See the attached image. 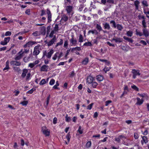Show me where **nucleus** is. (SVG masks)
<instances>
[{
	"label": "nucleus",
	"instance_id": "f257e3e1",
	"mask_svg": "<svg viewBox=\"0 0 149 149\" xmlns=\"http://www.w3.org/2000/svg\"><path fill=\"white\" fill-rule=\"evenodd\" d=\"M53 53L54 50L53 49H51L48 53H47L46 51H45L43 52V56L42 58H43L45 56L47 58H50Z\"/></svg>",
	"mask_w": 149,
	"mask_h": 149
},
{
	"label": "nucleus",
	"instance_id": "f03ea898",
	"mask_svg": "<svg viewBox=\"0 0 149 149\" xmlns=\"http://www.w3.org/2000/svg\"><path fill=\"white\" fill-rule=\"evenodd\" d=\"M70 41L71 46H75L77 44V40L74 39L73 35L72 36V38L70 40Z\"/></svg>",
	"mask_w": 149,
	"mask_h": 149
},
{
	"label": "nucleus",
	"instance_id": "7ed1b4c3",
	"mask_svg": "<svg viewBox=\"0 0 149 149\" xmlns=\"http://www.w3.org/2000/svg\"><path fill=\"white\" fill-rule=\"evenodd\" d=\"M132 73L133 74V78L134 79L136 78V76L137 75H140V73L139 72V70H136L134 69L132 70Z\"/></svg>",
	"mask_w": 149,
	"mask_h": 149
},
{
	"label": "nucleus",
	"instance_id": "20e7f679",
	"mask_svg": "<svg viewBox=\"0 0 149 149\" xmlns=\"http://www.w3.org/2000/svg\"><path fill=\"white\" fill-rule=\"evenodd\" d=\"M46 12L48 15V22L50 23L52 21L51 13L50 10L48 8L47 9Z\"/></svg>",
	"mask_w": 149,
	"mask_h": 149
},
{
	"label": "nucleus",
	"instance_id": "39448f33",
	"mask_svg": "<svg viewBox=\"0 0 149 149\" xmlns=\"http://www.w3.org/2000/svg\"><path fill=\"white\" fill-rule=\"evenodd\" d=\"M40 52L39 49V46H36L34 48V50L33 52V55L34 56H37Z\"/></svg>",
	"mask_w": 149,
	"mask_h": 149
},
{
	"label": "nucleus",
	"instance_id": "423d86ee",
	"mask_svg": "<svg viewBox=\"0 0 149 149\" xmlns=\"http://www.w3.org/2000/svg\"><path fill=\"white\" fill-rule=\"evenodd\" d=\"M22 49L18 53V55L16 56L15 58V60H19L21 59L23 56H24L23 53H22Z\"/></svg>",
	"mask_w": 149,
	"mask_h": 149
},
{
	"label": "nucleus",
	"instance_id": "0eeeda50",
	"mask_svg": "<svg viewBox=\"0 0 149 149\" xmlns=\"http://www.w3.org/2000/svg\"><path fill=\"white\" fill-rule=\"evenodd\" d=\"M40 31L39 32L40 34L44 35L46 34V28L44 26L40 27Z\"/></svg>",
	"mask_w": 149,
	"mask_h": 149
},
{
	"label": "nucleus",
	"instance_id": "6e6552de",
	"mask_svg": "<svg viewBox=\"0 0 149 149\" xmlns=\"http://www.w3.org/2000/svg\"><path fill=\"white\" fill-rule=\"evenodd\" d=\"M94 80L95 79L94 78L91 76H89L88 77L87 79V82H88L89 84H91Z\"/></svg>",
	"mask_w": 149,
	"mask_h": 149
},
{
	"label": "nucleus",
	"instance_id": "1a4fd4ad",
	"mask_svg": "<svg viewBox=\"0 0 149 149\" xmlns=\"http://www.w3.org/2000/svg\"><path fill=\"white\" fill-rule=\"evenodd\" d=\"M48 68V66L45 65H43L41 67L40 70L41 71L47 72Z\"/></svg>",
	"mask_w": 149,
	"mask_h": 149
},
{
	"label": "nucleus",
	"instance_id": "9d476101",
	"mask_svg": "<svg viewBox=\"0 0 149 149\" xmlns=\"http://www.w3.org/2000/svg\"><path fill=\"white\" fill-rule=\"evenodd\" d=\"M96 29H97L99 32L102 31L104 33H107V31H104L102 30V27L99 24H96Z\"/></svg>",
	"mask_w": 149,
	"mask_h": 149
},
{
	"label": "nucleus",
	"instance_id": "9b49d317",
	"mask_svg": "<svg viewBox=\"0 0 149 149\" xmlns=\"http://www.w3.org/2000/svg\"><path fill=\"white\" fill-rule=\"evenodd\" d=\"M10 64L12 65L19 66L21 65V63L19 61H12L10 62Z\"/></svg>",
	"mask_w": 149,
	"mask_h": 149
},
{
	"label": "nucleus",
	"instance_id": "f8f14e48",
	"mask_svg": "<svg viewBox=\"0 0 149 149\" xmlns=\"http://www.w3.org/2000/svg\"><path fill=\"white\" fill-rule=\"evenodd\" d=\"M56 40V36H54V38L49 42L47 43V45L50 46L52 45Z\"/></svg>",
	"mask_w": 149,
	"mask_h": 149
},
{
	"label": "nucleus",
	"instance_id": "ddd939ff",
	"mask_svg": "<svg viewBox=\"0 0 149 149\" xmlns=\"http://www.w3.org/2000/svg\"><path fill=\"white\" fill-rule=\"evenodd\" d=\"M104 28L105 29H107L109 30L110 29L111 27L109 24L107 22H105L102 24Z\"/></svg>",
	"mask_w": 149,
	"mask_h": 149
},
{
	"label": "nucleus",
	"instance_id": "4468645a",
	"mask_svg": "<svg viewBox=\"0 0 149 149\" xmlns=\"http://www.w3.org/2000/svg\"><path fill=\"white\" fill-rule=\"evenodd\" d=\"M136 99L137 102L136 103V104L137 105H141L144 101V100L143 99L141 100L139 97H137Z\"/></svg>",
	"mask_w": 149,
	"mask_h": 149
},
{
	"label": "nucleus",
	"instance_id": "2eb2a0df",
	"mask_svg": "<svg viewBox=\"0 0 149 149\" xmlns=\"http://www.w3.org/2000/svg\"><path fill=\"white\" fill-rule=\"evenodd\" d=\"M143 31V35L145 37H147L149 36V32L146 29V28H143L142 30Z\"/></svg>",
	"mask_w": 149,
	"mask_h": 149
},
{
	"label": "nucleus",
	"instance_id": "dca6fc26",
	"mask_svg": "<svg viewBox=\"0 0 149 149\" xmlns=\"http://www.w3.org/2000/svg\"><path fill=\"white\" fill-rule=\"evenodd\" d=\"M44 127H42V132L43 134L45 135L46 136H48L49 135L50 132L48 130H43V128ZM44 128H45V127H44Z\"/></svg>",
	"mask_w": 149,
	"mask_h": 149
},
{
	"label": "nucleus",
	"instance_id": "f3484780",
	"mask_svg": "<svg viewBox=\"0 0 149 149\" xmlns=\"http://www.w3.org/2000/svg\"><path fill=\"white\" fill-rule=\"evenodd\" d=\"M72 6H68L66 7V10L68 13H70L72 11Z\"/></svg>",
	"mask_w": 149,
	"mask_h": 149
},
{
	"label": "nucleus",
	"instance_id": "a211bd4d",
	"mask_svg": "<svg viewBox=\"0 0 149 149\" xmlns=\"http://www.w3.org/2000/svg\"><path fill=\"white\" fill-rule=\"evenodd\" d=\"M122 39L120 38H113L112 39V41H114L115 42H122Z\"/></svg>",
	"mask_w": 149,
	"mask_h": 149
},
{
	"label": "nucleus",
	"instance_id": "6ab92c4d",
	"mask_svg": "<svg viewBox=\"0 0 149 149\" xmlns=\"http://www.w3.org/2000/svg\"><path fill=\"white\" fill-rule=\"evenodd\" d=\"M105 4L106 6L105 7V8H104V10L107 11L111 7L112 5L111 4H110L109 3H108L107 2Z\"/></svg>",
	"mask_w": 149,
	"mask_h": 149
},
{
	"label": "nucleus",
	"instance_id": "aec40b11",
	"mask_svg": "<svg viewBox=\"0 0 149 149\" xmlns=\"http://www.w3.org/2000/svg\"><path fill=\"white\" fill-rule=\"evenodd\" d=\"M96 77L97 80L99 81H102L104 79L103 77L101 75H97L96 76Z\"/></svg>",
	"mask_w": 149,
	"mask_h": 149
},
{
	"label": "nucleus",
	"instance_id": "412c9836",
	"mask_svg": "<svg viewBox=\"0 0 149 149\" xmlns=\"http://www.w3.org/2000/svg\"><path fill=\"white\" fill-rule=\"evenodd\" d=\"M123 38L129 42L132 43L133 42V40L132 39L128 38L126 36H124Z\"/></svg>",
	"mask_w": 149,
	"mask_h": 149
},
{
	"label": "nucleus",
	"instance_id": "4be33fe9",
	"mask_svg": "<svg viewBox=\"0 0 149 149\" xmlns=\"http://www.w3.org/2000/svg\"><path fill=\"white\" fill-rule=\"evenodd\" d=\"M28 71V70L26 69H24L23 70L22 73L21 75L23 78H24L25 77L26 73H27Z\"/></svg>",
	"mask_w": 149,
	"mask_h": 149
},
{
	"label": "nucleus",
	"instance_id": "5701e85b",
	"mask_svg": "<svg viewBox=\"0 0 149 149\" xmlns=\"http://www.w3.org/2000/svg\"><path fill=\"white\" fill-rule=\"evenodd\" d=\"M36 42L34 41H29L26 43L27 46L28 47H30L36 43Z\"/></svg>",
	"mask_w": 149,
	"mask_h": 149
},
{
	"label": "nucleus",
	"instance_id": "b1692460",
	"mask_svg": "<svg viewBox=\"0 0 149 149\" xmlns=\"http://www.w3.org/2000/svg\"><path fill=\"white\" fill-rule=\"evenodd\" d=\"M68 19V17L65 15H63L61 19V21H64V22L66 21Z\"/></svg>",
	"mask_w": 149,
	"mask_h": 149
},
{
	"label": "nucleus",
	"instance_id": "393cba45",
	"mask_svg": "<svg viewBox=\"0 0 149 149\" xmlns=\"http://www.w3.org/2000/svg\"><path fill=\"white\" fill-rule=\"evenodd\" d=\"M143 141L145 143H146L148 142V139L147 137L143 136L142 137V140L141 141V142L142 144H143Z\"/></svg>",
	"mask_w": 149,
	"mask_h": 149
},
{
	"label": "nucleus",
	"instance_id": "a878e982",
	"mask_svg": "<svg viewBox=\"0 0 149 149\" xmlns=\"http://www.w3.org/2000/svg\"><path fill=\"white\" fill-rule=\"evenodd\" d=\"M88 62V58H86L82 61V63L84 65H86Z\"/></svg>",
	"mask_w": 149,
	"mask_h": 149
},
{
	"label": "nucleus",
	"instance_id": "bb28decb",
	"mask_svg": "<svg viewBox=\"0 0 149 149\" xmlns=\"http://www.w3.org/2000/svg\"><path fill=\"white\" fill-rule=\"evenodd\" d=\"M9 61H8L6 62V67L3 69V70H8L10 68L9 66Z\"/></svg>",
	"mask_w": 149,
	"mask_h": 149
},
{
	"label": "nucleus",
	"instance_id": "cd10ccee",
	"mask_svg": "<svg viewBox=\"0 0 149 149\" xmlns=\"http://www.w3.org/2000/svg\"><path fill=\"white\" fill-rule=\"evenodd\" d=\"M81 50V47H76L74 48H73L72 49L71 52H74L75 50H77L78 51H80Z\"/></svg>",
	"mask_w": 149,
	"mask_h": 149
},
{
	"label": "nucleus",
	"instance_id": "c85d7f7f",
	"mask_svg": "<svg viewBox=\"0 0 149 149\" xmlns=\"http://www.w3.org/2000/svg\"><path fill=\"white\" fill-rule=\"evenodd\" d=\"M47 81H46L44 79H42L40 83L39 84L40 85H42L47 83Z\"/></svg>",
	"mask_w": 149,
	"mask_h": 149
},
{
	"label": "nucleus",
	"instance_id": "c756f323",
	"mask_svg": "<svg viewBox=\"0 0 149 149\" xmlns=\"http://www.w3.org/2000/svg\"><path fill=\"white\" fill-rule=\"evenodd\" d=\"M71 118L70 117H68V115L66 114L65 116V120L66 122H69L71 121Z\"/></svg>",
	"mask_w": 149,
	"mask_h": 149
},
{
	"label": "nucleus",
	"instance_id": "7c9ffc66",
	"mask_svg": "<svg viewBox=\"0 0 149 149\" xmlns=\"http://www.w3.org/2000/svg\"><path fill=\"white\" fill-rule=\"evenodd\" d=\"M116 27L117 29L120 31L122 30L123 29L122 26L121 25L119 24H118L116 25Z\"/></svg>",
	"mask_w": 149,
	"mask_h": 149
},
{
	"label": "nucleus",
	"instance_id": "2f4dec72",
	"mask_svg": "<svg viewBox=\"0 0 149 149\" xmlns=\"http://www.w3.org/2000/svg\"><path fill=\"white\" fill-rule=\"evenodd\" d=\"M32 35L35 36H40L41 34L39 31H36L33 33Z\"/></svg>",
	"mask_w": 149,
	"mask_h": 149
},
{
	"label": "nucleus",
	"instance_id": "473e14b6",
	"mask_svg": "<svg viewBox=\"0 0 149 149\" xmlns=\"http://www.w3.org/2000/svg\"><path fill=\"white\" fill-rule=\"evenodd\" d=\"M110 24H112L113 25L112 27H114V28H116V23L115 22L114 20H111L110 21Z\"/></svg>",
	"mask_w": 149,
	"mask_h": 149
},
{
	"label": "nucleus",
	"instance_id": "72a5a7b5",
	"mask_svg": "<svg viewBox=\"0 0 149 149\" xmlns=\"http://www.w3.org/2000/svg\"><path fill=\"white\" fill-rule=\"evenodd\" d=\"M133 34V32L132 31H128L126 35L127 36L129 37H131Z\"/></svg>",
	"mask_w": 149,
	"mask_h": 149
},
{
	"label": "nucleus",
	"instance_id": "f704fd0d",
	"mask_svg": "<svg viewBox=\"0 0 149 149\" xmlns=\"http://www.w3.org/2000/svg\"><path fill=\"white\" fill-rule=\"evenodd\" d=\"M58 24H55V26L54 28V31H58L59 30Z\"/></svg>",
	"mask_w": 149,
	"mask_h": 149
},
{
	"label": "nucleus",
	"instance_id": "c9c22d12",
	"mask_svg": "<svg viewBox=\"0 0 149 149\" xmlns=\"http://www.w3.org/2000/svg\"><path fill=\"white\" fill-rule=\"evenodd\" d=\"M63 40L62 39H60V41L59 42L57 43L56 44V47L58 46L59 45H61L63 44Z\"/></svg>",
	"mask_w": 149,
	"mask_h": 149
},
{
	"label": "nucleus",
	"instance_id": "e433bc0d",
	"mask_svg": "<svg viewBox=\"0 0 149 149\" xmlns=\"http://www.w3.org/2000/svg\"><path fill=\"white\" fill-rule=\"evenodd\" d=\"M59 54V53L58 52H57L54 56L52 58L54 60H55L58 57V55Z\"/></svg>",
	"mask_w": 149,
	"mask_h": 149
},
{
	"label": "nucleus",
	"instance_id": "4c0bfd02",
	"mask_svg": "<svg viewBox=\"0 0 149 149\" xmlns=\"http://www.w3.org/2000/svg\"><path fill=\"white\" fill-rule=\"evenodd\" d=\"M84 5L83 4H81L79 7H78V10L79 11H81L82 10V9L84 7Z\"/></svg>",
	"mask_w": 149,
	"mask_h": 149
},
{
	"label": "nucleus",
	"instance_id": "58836bf2",
	"mask_svg": "<svg viewBox=\"0 0 149 149\" xmlns=\"http://www.w3.org/2000/svg\"><path fill=\"white\" fill-rule=\"evenodd\" d=\"M84 45L87 46H92V45L91 42H86L84 43Z\"/></svg>",
	"mask_w": 149,
	"mask_h": 149
},
{
	"label": "nucleus",
	"instance_id": "ea45409f",
	"mask_svg": "<svg viewBox=\"0 0 149 149\" xmlns=\"http://www.w3.org/2000/svg\"><path fill=\"white\" fill-rule=\"evenodd\" d=\"M66 138L68 140V141L69 142L70 141L71 136L70 134V132H68L66 136Z\"/></svg>",
	"mask_w": 149,
	"mask_h": 149
},
{
	"label": "nucleus",
	"instance_id": "a19ab883",
	"mask_svg": "<svg viewBox=\"0 0 149 149\" xmlns=\"http://www.w3.org/2000/svg\"><path fill=\"white\" fill-rule=\"evenodd\" d=\"M92 86L93 88H96V87L97 86V85L98 84L96 82H93V81L92 83Z\"/></svg>",
	"mask_w": 149,
	"mask_h": 149
},
{
	"label": "nucleus",
	"instance_id": "79ce46f5",
	"mask_svg": "<svg viewBox=\"0 0 149 149\" xmlns=\"http://www.w3.org/2000/svg\"><path fill=\"white\" fill-rule=\"evenodd\" d=\"M10 39V37H8L4 38V41L7 44L9 41Z\"/></svg>",
	"mask_w": 149,
	"mask_h": 149
},
{
	"label": "nucleus",
	"instance_id": "37998d69",
	"mask_svg": "<svg viewBox=\"0 0 149 149\" xmlns=\"http://www.w3.org/2000/svg\"><path fill=\"white\" fill-rule=\"evenodd\" d=\"M28 103V102L27 101H24L20 102V104L23 106H26Z\"/></svg>",
	"mask_w": 149,
	"mask_h": 149
},
{
	"label": "nucleus",
	"instance_id": "c03bdc74",
	"mask_svg": "<svg viewBox=\"0 0 149 149\" xmlns=\"http://www.w3.org/2000/svg\"><path fill=\"white\" fill-rule=\"evenodd\" d=\"M91 141H88L86 143V147L87 148L90 147L91 146Z\"/></svg>",
	"mask_w": 149,
	"mask_h": 149
},
{
	"label": "nucleus",
	"instance_id": "a18cd8bd",
	"mask_svg": "<svg viewBox=\"0 0 149 149\" xmlns=\"http://www.w3.org/2000/svg\"><path fill=\"white\" fill-rule=\"evenodd\" d=\"M79 41L81 42H82L83 41V37L82 35L81 34H80L79 35Z\"/></svg>",
	"mask_w": 149,
	"mask_h": 149
},
{
	"label": "nucleus",
	"instance_id": "49530a36",
	"mask_svg": "<svg viewBox=\"0 0 149 149\" xmlns=\"http://www.w3.org/2000/svg\"><path fill=\"white\" fill-rule=\"evenodd\" d=\"M13 69L15 71H16L17 72H19L20 70V69L19 68L15 67H13Z\"/></svg>",
	"mask_w": 149,
	"mask_h": 149
},
{
	"label": "nucleus",
	"instance_id": "de8ad7c7",
	"mask_svg": "<svg viewBox=\"0 0 149 149\" xmlns=\"http://www.w3.org/2000/svg\"><path fill=\"white\" fill-rule=\"evenodd\" d=\"M136 34L137 35H139L140 36H142L143 35V34L141 32L137 31V30H136Z\"/></svg>",
	"mask_w": 149,
	"mask_h": 149
},
{
	"label": "nucleus",
	"instance_id": "09e8293b",
	"mask_svg": "<svg viewBox=\"0 0 149 149\" xmlns=\"http://www.w3.org/2000/svg\"><path fill=\"white\" fill-rule=\"evenodd\" d=\"M142 3L143 5L146 6H148L147 1L145 0H143L142 2Z\"/></svg>",
	"mask_w": 149,
	"mask_h": 149
},
{
	"label": "nucleus",
	"instance_id": "8fccbe9b",
	"mask_svg": "<svg viewBox=\"0 0 149 149\" xmlns=\"http://www.w3.org/2000/svg\"><path fill=\"white\" fill-rule=\"evenodd\" d=\"M111 68H108L107 67H105L103 69V70L105 72V73L107 72Z\"/></svg>",
	"mask_w": 149,
	"mask_h": 149
},
{
	"label": "nucleus",
	"instance_id": "3c124183",
	"mask_svg": "<svg viewBox=\"0 0 149 149\" xmlns=\"http://www.w3.org/2000/svg\"><path fill=\"white\" fill-rule=\"evenodd\" d=\"M68 45V42L67 40H66L64 42V47L65 48H67Z\"/></svg>",
	"mask_w": 149,
	"mask_h": 149
},
{
	"label": "nucleus",
	"instance_id": "603ef678",
	"mask_svg": "<svg viewBox=\"0 0 149 149\" xmlns=\"http://www.w3.org/2000/svg\"><path fill=\"white\" fill-rule=\"evenodd\" d=\"M93 104V103L88 105L87 107V109H88L91 110L92 109Z\"/></svg>",
	"mask_w": 149,
	"mask_h": 149
},
{
	"label": "nucleus",
	"instance_id": "864d4df0",
	"mask_svg": "<svg viewBox=\"0 0 149 149\" xmlns=\"http://www.w3.org/2000/svg\"><path fill=\"white\" fill-rule=\"evenodd\" d=\"M50 97V95H48V97L47 98V101H46V105H47L46 106H47L49 104Z\"/></svg>",
	"mask_w": 149,
	"mask_h": 149
},
{
	"label": "nucleus",
	"instance_id": "5fc2aeb1",
	"mask_svg": "<svg viewBox=\"0 0 149 149\" xmlns=\"http://www.w3.org/2000/svg\"><path fill=\"white\" fill-rule=\"evenodd\" d=\"M35 90L34 88H33L31 89L30 90L28 91L27 92V93L32 94L33 92Z\"/></svg>",
	"mask_w": 149,
	"mask_h": 149
},
{
	"label": "nucleus",
	"instance_id": "6e6d98bb",
	"mask_svg": "<svg viewBox=\"0 0 149 149\" xmlns=\"http://www.w3.org/2000/svg\"><path fill=\"white\" fill-rule=\"evenodd\" d=\"M107 3H109L110 4H112L114 3V0H107Z\"/></svg>",
	"mask_w": 149,
	"mask_h": 149
},
{
	"label": "nucleus",
	"instance_id": "4d7b16f0",
	"mask_svg": "<svg viewBox=\"0 0 149 149\" xmlns=\"http://www.w3.org/2000/svg\"><path fill=\"white\" fill-rule=\"evenodd\" d=\"M132 88L133 89L136 91H139L138 88L135 85H133L131 86Z\"/></svg>",
	"mask_w": 149,
	"mask_h": 149
},
{
	"label": "nucleus",
	"instance_id": "13d9d810",
	"mask_svg": "<svg viewBox=\"0 0 149 149\" xmlns=\"http://www.w3.org/2000/svg\"><path fill=\"white\" fill-rule=\"evenodd\" d=\"M51 26H48L47 27V34H49L50 31Z\"/></svg>",
	"mask_w": 149,
	"mask_h": 149
},
{
	"label": "nucleus",
	"instance_id": "bf43d9fd",
	"mask_svg": "<svg viewBox=\"0 0 149 149\" xmlns=\"http://www.w3.org/2000/svg\"><path fill=\"white\" fill-rule=\"evenodd\" d=\"M41 16H42L46 14V11L44 10H42L41 11Z\"/></svg>",
	"mask_w": 149,
	"mask_h": 149
},
{
	"label": "nucleus",
	"instance_id": "052dcab7",
	"mask_svg": "<svg viewBox=\"0 0 149 149\" xmlns=\"http://www.w3.org/2000/svg\"><path fill=\"white\" fill-rule=\"evenodd\" d=\"M11 34V32L10 31H7L5 33V36H10Z\"/></svg>",
	"mask_w": 149,
	"mask_h": 149
},
{
	"label": "nucleus",
	"instance_id": "680f3d73",
	"mask_svg": "<svg viewBox=\"0 0 149 149\" xmlns=\"http://www.w3.org/2000/svg\"><path fill=\"white\" fill-rule=\"evenodd\" d=\"M142 24L143 27L144 28H146V22L145 20H143L142 21Z\"/></svg>",
	"mask_w": 149,
	"mask_h": 149
},
{
	"label": "nucleus",
	"instance_id": "e2e57ef3",
	"mask_svg": "<svg viewBox=\"0 0 149 149\" xmlns=\"http://www.w3.org/2000/svg\"><path fill=\"white\" fill-rule=\"evenodd\" d=\"M55 82V80L54 79H52L49 82V84L50 85H52L54 84Z\"/></svg>",
	"mask_w": 149,
	"mask_h": 149
},
{
	"label": "nucleus",
	"instance_id": "0e129e2a",
	"mask_svg": "<svg viewBox=\"0 0 149 149\" xmlns=\"http://www.w3.org/2000/svg\"><path fill=\"white\" fill-rule=\"evenodd\" d=\"M106 44L109 45L110 46L115 47V45L109 42L108 41L106 42Z\"/></svg>",
	"mask_w": 149,
	"mask_h": 149
},
{
	"label": "nucleus",
	"instance_id": "69168bd1",
	"mask_svg": "<svg viewBox=\"0 0 149 149\" xmlns=\"http://www.w3.org/2000/svg\"><path fill=\"white\" fill-rule=\"evenodd\" d=\"M115 141H117L118 143H119L120 142V139L119 136L118 137L115 138Z\"/></svg>",
	"mask_w": 149,
	"mask_h": 149
},
{
	"label": "nucleus",
	"instance_id": "338daca9",
	"mask_svg": "<svg viewBox=\"0 0 149 149\" xmlns=\"http://www.w3.org/2000/svg\"><path fill=\"white\" fill-rule=\"evenodd\" d=\"M54 33V30L52 31L49 34V36L50 38H52L53 36V34Z\"/></svg>",
	"mask_w": 149,
	"mask_h": 149
},
{
	"label": "nucleus",
	"instance_id": "774afa93",
	"mask_svg": "<svg viewBox=\"0 0 149 149\" xmlns=\"http://www.w3.org/2000/svg\"><path fill=\"white\" fill-rule=\"evenodd\" d=\"M134 136L135 139H137L139 137L138 134L137 133H134Z\"/></svg>",
	"mask_w": 149,
	"mask_h": 149
}]
</instances>
